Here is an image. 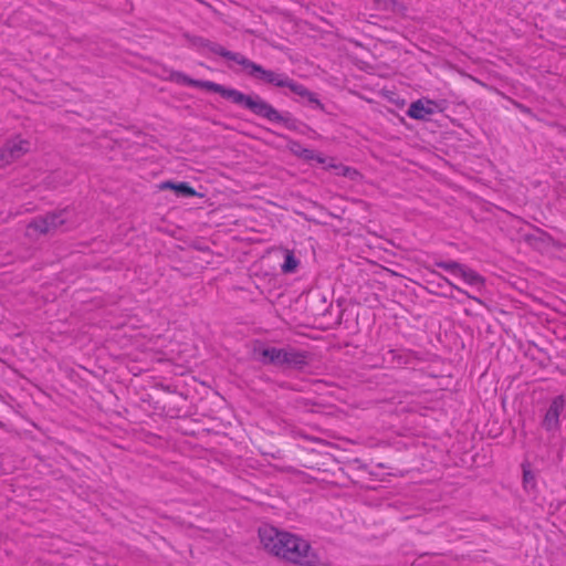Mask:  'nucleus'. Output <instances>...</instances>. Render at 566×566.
I'll list each match as a JSON object with an SVG mask.
<instances>
[{
	"instance_id": "nucleus-2",
	"label": "nucleus",
	"mask_w": 566,
	"mask_h": 566,
	"mask_svg": "<svg viewBox=\"0 0 566 566\" xmlns=\"http://www.w3.org/2000/svg\"><path fill=\"white\" fill-rule=\"evenodd\" d=\"M259 537L264 549L274 556L303 566H327L310 543L297 535L264 526L259 528Z\"/></svg>"
},
{
	"instance_id": "nucleus-15",
	"label": "nucleus",
	"mask_w": 566,
	"mask_h": 566,
	"mask_svg": "<svg viewBox=\"0 0 566 566\" xmlns=\"http://www.w3.org/2000/svg\"><path fill=\"white\" fill-rule=\"evenodd\" d=\"M331 306L332 304H327L325 296H323L319 293L312 295L311 300L307 303V308L314 315L325 316L328 313Z\"/></svg>"
},
{
	"instance_id": "nucleus-9",
	"label": "nucleus",
	"mask_w": 566,
	"mask_h": 566,
	"mask_svg": "<svg viewBox=\"0 0 566 566\" xmlns=\"http://www.w3.org/2000/svg\"><path fill=\"white\" fill-rule=\"evenodd\" d=\"M281 367L302 370L308 365L310 355L307 352L298 350L293 347L282 348Z\"/></svg>"
},
{
	"instance_id": "nucleus-8",
	"label": "nucleus",
	"mask_w": 566,
	"mask_h": 566,
	"mask_svg": "<svg viewBox=\"0 0 566 566\" xmlns=\"http://www.w3.org/2000/svg\"><path fill=\"white\" fill-rule=\"evenodd\" d=\"M30 143L25 139H9L0 148V161L9 165L21 158L29 150Z\"/></svg>"
},
{
	"instance_id": "nucleus-5",
	"label": "nucleus",
	"mask_w": 566,
	"mask_h": 566,
	"mask_svg": "<svg viewBox=\"0 0 566 566\" xmlns=\"http://www.w3.org/2000/svg\"><path fill=\"white\" fill-rule=\"evenodd\" d=\"M434 265L450 272L453 275L460 276L467 284L476 287L478 292H481L485 286V279L476 271L467 266L463 263L449 260V261H436Z\"/></svg>"
},
{
	"instance_id": "nucleus-22",
	"label": "nucleus",
	"mask_w": 566,
	"mask_h": 566,
	"mask_svg": "<svg viewBox=\"0 0 566 566\" xmlns=\"http://www.w3.org/2000/svg\"><path fill=\"white\" fill-rule=\"evenodd\" d=\"M376 3H379L382 6V9L386 10H395V7L398 4L396 0H374Z\"/></svg>"
},
{
	"instance_id": "nucleus-3",
	"label": "nucleus",
	"mask_w": 566,
	"mask_h": 566,
	"mask_svg": "<svg viewBox=\"0 0 566 566\" xmlns=\"http://www.w3.org/2000/svg\"><path fill=\"white\" fill-rule=\"evenodd\" d=\"M251 78L277 88H289L291 93L301 97L307 104H311L315 108L326 113L325 105L317 98V94L291 78L286 73L266 70L256 63Z\"/></svg>"
},
{
	"instance_id": "nucleus-14",
	"label": "nucleus",
	"mask_w": 566,
	"mask_h": 566,
	"mask_svg": "<svg viewBox=\"0 0 566 566\" xmlns=\"http://www.w3.org/2000/svg\"><path fill=\"white\" fill-rule=\"evenodd\" d=\"M326 170H333L336 176H343L350 180H356L359 176V172L349 166H345L343 164H336L334 158H329L327 166L324 167Z\"/></svg>"
},
{
	"instance_id": "nucleus-11",
	"label": "nucleus",
	"mask_w": 566,
	"mask_h": 566,
	"mask_svg": "<svg viewBox=\"0 0 566 566\" xmlns=\"http://www.w3.org/2000/svg\"><path fill=\"white\" fill-rule=\"evenodd\" d=\"M158 187L160 190L174 191L177 197H202V195L197 192V190L193 187H191L190 184L187 181L166 180L163 181Z\"/></svg>"
},
{
	"instance_id": "nucleus-16",
	"label": "nucleus",
	"mask_w": 566,
	"mask_h": 566,
	"mask_svg": "<svg viewBox=\"0 0 566 566\" xmlns=\"http://www.w3.org/2000/svg\"><path fill=\"white\" fill-rule=\"evenodd\" d=\"M535 230H536L537 234L526 233L523 235L524 242H526L531 247L537 248L542 244H548L549 242L553 241V237L548 232H546L537 227H535Z\"/></svg>"
},
{
	"instance_id": "nucleus-7",
	"label": "nucleus",
	"mask_w": 566,
	"mask_h": 566,
	"mask_svg": "<svg viewBox=\"0 0 566 566\" xmlns=\"http://www.w3.org/2000/svg\"><path fill=\"white\" fill-rule=\"evenodd\" d=\"M566 399L564 395L554 397L542 419L541 426L547 432H555L560 429L559 417L565 409Z\"/></svg>"
},
{
	"instance_id": "nucleus-26",
	"label": "nucleus",
	"mask_w": 566,
	"mask_h": 566,
	"mask_svg": "<svg viewBox=\"0 0 566 566\" xmlns=\"http://www.w3.org/2000/svg\"><path fill=\"white\" fill-rule=\"evenodd\" d=\"M427 290H428V291H429V293H431V294H438V292H437V291H434V290H432L431 287H427Z\"/></svg>"
},
{
	"instance_id": "nucleus-12",
	"label": "nucleus",
	"mask_w": 566,
	"mask_h": 566,
	"mask_svg": "<svg viewBox=\"0 0 566 566\" xmlns=\"http://www.w3.org/2000/svg\"><path fill=\"white\" fill-rule=\"evenodd\" d=\"M283 349L273 346H260L254 348L256 359L263 365L281 367V355Z\"/></svg>"
},
{
	"instance_id": "nucleus-4",
	"label": "nucleus",
	"mask_w": 566,
	"mask_h": 566,
	"mask_svg": "<svg viewBox=\"0 0 566 566\" xmlns=\"http://www.w3.org/2000/svg\"><path fill=\"white\" fill-rule=\"evenodd\" d=\"M184 38L188 41V43L190 45H192L195 48H206L210 52H212L219 56H222L223 59H227L229 61H233V62L238 63L239 65H241L243 67V70L247 72V74L250 77L253 74V70H254L256 63L249 60L241 53L229 51L217 42H212L202 36L191 35L190 33H187V32L184 33Z\"/></svg>"
},
{
	"instance_id": "nucleus-25",
	"label": "nucleus",
	"mask_w": 566,
	"mask_h": 566,
	"mask_svg": "<svg viewBox=\"0 0 566 566\" xmlns=\"http://www.w3.org/2000/svg\"><path fill=\"white\" fill-rule=\"evenodd\" d=\"M441 295L444 297H453V295L451 293H441Z\"/></svg>"
},
{
	"instance_id": "nucleus-19",
	"label": "nucleus",
	"mask_w": 566,
	"mask_h": 566,
	"mask_svg": "<svg viewBox=\"0 0 566 566\" xmlns=\"http://www.w3.org/2000/svg\"><path fill=\"white\" fill-rule=\"evenodd\" d=\"M289 149L290 151L298 158L300 150H303L304 147L302 144L297 140H290L289 142Z\"/></svg>"
},
{
	"instance_id": "nucleus-17",
	"label": "nucleus",
	"mask_w": 566,
	"mask_h": 566,
	"mask_svg": "<svg viewBox=\"0 0 566 566\" xmlns=\"http://www.w3.org/2000/svg\"><path fill=\"white\" fill-rule=\"evenodd\" d=\"M300 265V260L295 256L291 250H284V261L281 265V270L284 274L295 273Z\"/></svg>"
},
{
	"instance_id": "nucleus-13",
	"label": "nucleus",
	"mask_w": 566,
	"mask_h": 566,
	"mask_svg": "<svg viewBox=\"0 0 566 566\" xmlns=\"http://www.w3.org/2000/svg\"><path fill=\"white\" fill-rule=\"evenodd\" d=\"M423 268L426 270H428L431 275H433V276L439 279L438 282H436L434 280H426L427 284L430 285L431 287L441 289L444 284H448L452 290H455L460 294H463L467 297L472 298V300H474L478 303H482V301L479 297H475V296L471 295L468 291H465V290L459 287L458 285L453 284L447 276H444L441 273L434 271L429 265H424Z\"/></svg>"
},
{
	"instance_id": "nucleus-24",
	"label": "nucleus",
	"mask_w": 566,
	"mask_h": 566,
	"mask_svg": "<svg viewBox=\"0 0 566 566\" xmlns=\"http://www.w3.org/2000/svg\"><path fill=\"white\" fill-rule=\"evenodd\" d=\"M533 480H534V474L531 471L524 470L523 482H524L525 486H527L530 484V482Z\"/></svg>"
},
{
	"instance_id": "nucleus-23",
	"label": "nucleus",
	"mask_w": 566,
	"mask_h": 566,
	"mask_svg": "<svg viewBox=\"0 0 566 566\" xmlns=\"http://www.w3.org/2000/svg\"><path fill=\"white\" fill-rule=\"evenodd\" d=\"M316 163L321 164V165H324L327 166L328 161H329V158L325 157L323 154L321 153H315L314 151V159Z\"/></svg>"
},
{
	"instance_id": "nucleus-10",
	"label": "nucleus",
	"mask_w": 566,
	"mask_h": 566,
	"mask_svg": "<svg viewBox=\"0 0 566 566\" xmlns=\"http://www.w3.org/2000/svg\"><path fill=\"white\" fill-rule=\"evenodd\" d=\"M437 106V103L431 99H426V102L418 99L410 104L407 115L413 119L428 120L436 113Z\"/></svg>"
},
{
	"instance_id": "nucleus-20",
	"label": "nucleus",
	"mask_w": 566,
	"mask_h": 566,
	"mask_svg": "<svg viewBox=\"0 0 566 566\" xmlns=\"http://www.w3.org/2000/svg\"><path fill=\"white\" fill-rule=\"evenodd\" d=\"M298 158L310 163L314 159V150L304 147L303 150H300Z\"/></svg>"
},
{
	"instance_id": "nucleus-21",
	"label": "nucleus",
	"mask_w": 566,
	"mask_h": 566,
	"mask_svg": "<svg viewBox=\"0 0 566 566\" xmlns=\"http://www.w3.org/2000/svg\"><path fill=\"white\" fill-rule=\"evenodd\" d=\"M513 105L515 106L516 109H518L521 113L525 114V115H528V116H532L534 117V112L532 111V108H530L528 106L520 103V102H516L514 101L513 102Z\"/></svg>"
},
{
	"instance_id": "nucleus-1",
	"label": "nucleus",
	"mask_w": 566,
	"mask_h": 566,
	"mask_svg": "<svg viewBox=\"0 0 566 566\" xmlns=\"http://www.w3.org/2000/svg\"><path fill=\"white\" fill-rule=\"evenodd\" d=\"M169 80L181 85L203 88L219 94L222 98L232 104L251 112L253 115L266 119L270 123L281 124L292 132H300L301 126H306L289 112L281 113L272 104L258 94H244L243 92L228 87L212 81L195 80L180 71H172Z\"/></svg>"
},
{
	"instance_id": "nucleus-18",
	"label": "nucleus",
	"mask_w": 566,
	"mask_h": 566,
	"mask_svg": "<svg viewBox=\"0 0 566 566\" xmlns=\"http://www.w3.org/2000/svg\"><path fill=\"white\" fill-rule=\"evenodd\" d=\"M389 354L392 355V360L397 359L398 365H407L409 363L410 354L408 353L398 354L396 350H390Z\"/></svg>"
},
{
	"instance_id": "nucleus-6",
	"label": "nucleus",
	"mask_w": 566,
	"mask_h": 566,
	"mask_svg": "<svg viewBox=\"0 0 566 566\" xmlns=\"http://www.w3.org/2000/svg\"><path fill=\"white\" fill-rule=\"evenodd\" d=\"M66 213L67 209H62L59 211L48 212L44 216H38L29 222L28 230H34L40 234L52 233L65 224Z\"/></svg>"
}]
</instances>
